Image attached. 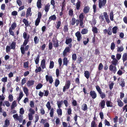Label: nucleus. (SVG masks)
Wrapping results in <instances>:
<instances>
[{"label": "nucleus", "instance_id": "1", "mask_svg": "<svg viewBox=\"0 0 127 127\" xmlns=\"http://www.w3.org/2000/svg\"><path fill=\"white\" fill-rule=\"evenodd\" d=\"M95 88L97 92L100 94V97L102 99L105 98L106 96L105 94L104 93L102 92L101 89L99 86L98 85H96L95 86Z\"/></svg>", "mask_w": 127, "mask_h": 127}, {"label": "nucleus", "instance_id": "2", "mask_svg": "<svg viewBox=\"0 0 127 127\" xmlns=\"http://www.w3.org/2000/svg\"><path fill=\"white\" fill-rule=\"evenodd\" d=\"M106 3V0H98V5L99 8L101 9L105 7Z\"/></svg>", "mask_w": 127, "mask_h": 127}, {"label": "nucleus", "instance_id": "3", "mask_svg": "<svg viewBox=\"0 0 127 127\" xmlns=\"http://www.w3.org/2000/svg\"><path fill=\"white\" fill-rule=\"evenodd\" d=\"M24 46H22V45H21L20 48L21 52L22 54L23 55L25 54V51H27L29 48V45L25 46V48H24Z\"/></svg>", "mask_w": 127, "mask_h": 127}, {"label": "nucleus", "instance_id": "4", "mask_svg": "<svg viewBox=\"0 0 127 127\" xmlns=\"http://www.w3.org/2000/svg\"><path fill=\"white\" fill-rule=\"evenodd\" d=\"M70 47H65L64 51L63 53V55L64 57H66L68 55L67 53H69L70 52Z\"/></svg>", "mask_w": 127, "mask_h": 127}, {"label": "nucleus", "instance_id": "5", "mask_svg": "<svg viewBox=\"0 0 127 127\" xmlns=\"http://www.w3.org/2000/svg\"><path fill=\"white\" fill-rule=\"evenodd\" d=\"M70 85V82L69 80L67 81L65 84V86L64 87L63 89V91L65 92L66 89H68L69 88Z\"/></svg>", "mask_w": 127, "mask_h": 127}, {"label": "nucleus", "instance_id": "6", "mask_svg": "<svg viewBox=\"0 0 127 127\" xmlns=\"http://www.w3.org/2000/svg\"><path fill=\"white\" fill-rule=\"evenodd\" d=\"M72 41V39L71 38H67L66 37L65 40V43L67 45H68V46L71 48L72 47V44H71V43Z\"/></svg>", "mask_w": 127, "mask_h": 127}, {"label": "nucleus", "instance_id": "7", "mask_svg": "<svg viewBox=\"0 0 127 127\" xmlns=\"http://www.w3.org/2000/svg\"><path fill=\"white\" fill-rule=\"evenodd\" d=\"M109 69L111 71H113L114 73H115L116 71L117 68L116 66L113 65L112 64H111L109 66Z\"/></svg>", "mask_w": 127, "mask_h": 127}, {"label": "nucleus", "instance_id": "8", "mask_svg": "<svg viewBox=\"0 0 127 127\" xmlns=\"http://www.w3.org/2000/svg\"><path fill=\"white\" fill-rule=\"evenodd\" d=\"M90 94L92 98L94 99L97 97V94L94 91H90Z\"/></svg>", "mask_w": 127, "mask_h": 127}, {"label": "nucleus", "instance_id": "9", "mask_svg": "<svg viewBox=\"0 0 127 127\" xmlns=\"http://www.w3.org/2000/svg\"><path fill=\"white\" fill-rule=\"evenodd\" d=\"M46 80L48 81H49V83L51 84L53 82V80L52 76H49L48 75H46L45 76Z\"/></svg>", "mask_w": 127, "mask_h": 127}, {"label": "nucleus", "instance_id": "10", "mask_svg": "<svg viewBox=\"0 0 127 127\" xmlns=\"http://www.w3.org/2000/svg\"><path fill=\"white\" fill-rule=\"evenodd\" d=\"M75 35L77 37V39L78 41H79L82 38V37L80 32L77 31L75 33Z\"/></svg>", "mask_w": 127, "mask_h": 127}, {"label": "nucleus", "instance_id": "11", "mask_svg": "<svg viewBox=\"0 0 127 127\" xmlns=\"http://www.w3.org/2000/svg\"><path fill=\"white\" fill-rule=\"evenodd\" d=\"M90 7L88 6H85L83 10L84 13L86 14L88 13L90 11Z\"/></svg>", "mask_w": 127, "mask_h": 127}, {"label": "nucleus", "instance_id": "12", "mask_svg": "<svg viewBox=\"0 0 127 127\" xmlns=\"http://www.w3.org/2000/svg\"><path fill=\"white\" fill-rule=\"evenodd\" d=\"M30 38V35H28L27 37V39H25L24 41L23 42V44L22 45V46H26L28 42L29 41V38Z\"/></svg>", "mask_w": 127, "mask_h": 127}, {"label": "nucleus", "instance_id": "13", "mask_svg": "<svg viewBox=\"0 0 127 127\" xmlns=\"http://www.w3.org/2000/svg\"><path fill=\"white\" fill-rule=\"evenodd\" d=\"M50 5L49 3H48L45 6L44 9L46 14L47 13L50 9Z\"/></svg>", "mask_w": 127, "mask_h": 127}, {"label": "nucleus", "instance_id": "14", "mask_svg": "<svg viewBox=\"0 0 127 127\" xmlns=\"http://www.w3.org/2000/svg\"><path fill=\"white\" fill-rule=\"evenodd\" d=\"M103 15L105 17V20L107 23L108 24L110 22L107 13L105 12L103 13Z\"/></svg>", "mask_w": 127, "mask_h": 127}, {"label": "nucleus", "instance_id": "15", "mask_svg": "<svg viewBox=\"0 0 127 127\" xmlns=\"http://www.w3.org/2000/svg\"><path fill=\"white\" fill-rule=\"evenodd\" d=\"M34 80H29L27 81V86L30 87L31 86L33 85L34 83Z\"/></svg>", "mask_w": 127, "mask_h": 127}, {"label": "nucleus", "instance_id": "16", "mask_svg": "<svg viewBox=\"0 0 127 127\" xmlns=\"http://www.w3.org/2000/svg\"><path fill=\"white\" fill-rule=\"evenodd\" d=\"M99 105L100 106L102 109L104 108L105 105V101L104 100H101L99 104Z\"/></svg>", "mask_w": 127, "mask_h": 127}, {"label": "nucleus", "instance_id": "17", "mask_svg": "<svg viewBox=\"0 0 127 127\" xmlns=\"http://www.w3.org/2000/svg\"><path fill=\"white\" fill-rule=\"evenodd\" d=\"M16 45V42L13 41L10 44V46L11 48V49L14 50L15 49Z\"/></svg>", "mask_w": 127, "mask_h": 127}, {"label": "nucleus", "instance_id": "18", "mask_svg": "<svg viewBox=\"0 0 127 127\" xmlns=\"http://www.w3.org/2000/svg\"><path fill=\"white\" fill-rule=\"evenodd\" d=\"M57 19V17L55 15H53L49 18V21H51L52 20H55Z\"/></svg>", "mask_w": 127, "mask_h": 127}, {"label": "nucleus", "instance_id": "19", "mask_svg": "<svg viewBox=\"0 0 127 127\" xmlns=\"http://www.w3.org/2000/svg\"><path fill=\"white\" fill-rule=\"evenodd\" d=\"M45 59H43L41 61V66L43 69L45 67Z\"/></svg>", "mask_w": 127, "mask_h": 127}, {"label": "nucleus", "instance_id": "20", "mask_svg": "<svg viewBox=\"0 0 127 127\" xmlns=\"http://www.w3.org/2000/svg\"><path fill=\"white\" fill-rule=\"evenodd\" d=\"M84 76L87 79H88L90 76V73L87 70L85 71L84 73Z\"/></svg>", "mask_w": 127, "mask_h": 127}, {"label": "nucleus", "instance_id": "21", "mask_svg": "<svg viewBox=\"0 0 127 127\" xmlns=\"http://www.w3.org/2000/svg\"><path fill=\"white\" fill-rule=\"evenodd\" d=\"M31 12V8L30 7H29L27 9L26 14V17L27 18L29 17Z\"/></svg>", "mask_w": 127, "mask_h": 127}, {"label": "nucleus", "instance_id": "22", "mask_svg": "<svg viewBox=\"0 0 127 127\" xmlns=\"http://www.w3.org/2000/svg\"><path fill=\"white\" fill-rule=\"evenodd\" d=\"M106 104L107 107H112L113 103L110 100H107L106 102Z\"/></svg>", "mask_w": 127, "mask_h": 127}, {"label": "nucleus", "instance_id": "23", "mask_svg": "<svg viewBox=\"0 0 127 127\" xmlns=\"http://www.w3.org/2000/svg\"><path fill=\"white\" fill-rule=\"evenodd\" d=\"M10 124V122L9 120L6 119L5 121V123L3 127H7Z\"/></svg>", "mask_w": 127, "mask_h": 127}, {"label": "nucleus", "instance_id": "24", "mask_svg": "<svg viewBox=\"0 0 127 127\" xmlns=\"http://www.w3.org/2000/svg\"><path fill=\"white\" fill-rule=\"evenodd\" d=\"M118 28L117 26H114L112 29V32L113 34H116Z\"/></svg>", "mask_w": 127, "mask_h": 127}, {"label": "nucleus", "instance_id": "25", "mask_svg": "<svg viewBox=\"0 0 127 127\" xmlns=\"http://www.w3.org/2000/svg\"><path fill=\"white\" fill-rule=\"evenodd\" d=\"M64 57L63 59V65H67L68 63L67 58H66V57Z\"/></svg>", "mask_w": 127, "mask_h": 127}, {"label": "nucleus", "instance_id": "26", "mask_svg": "<svg viewBox=\"0 0 127 127\" xmlns=\"http://www.w3.org/2000/svg\"><path fill=\"white\" fill-rule=\"evenodd\" d=\"M23 91L26 95V96H27L29 94L28 90L27 88L24 87L23 88Z\"/></svg>", "mask_w": 127, "mask_h": 127}, {"label": "nucleus", "instance_id": "27", "mask_svg": "<svg viewBox=\"0 0 127 127\" xmlns=\"http://www.w3.org/2000/svg\"><path fill=\"white\" fill-rule=\"evenodd\" d=\"M52 41L54 43V47L55 48L58 47L59 46L58 40H57L55 42L54 41H53V40H52Z\"/></svg>", "mask_w": 127, "mask_h": 127}, {"label": "nucleus", "instance_id": "28", "mask_svg": "<svg viewBox=\"0 0 127 127\" xmlns=\"http://www.w3.org/2000/svg\"><path fill=\"white\" fill-rule=\"evenodd\" d=\"M122 59L123 62L127 60V54L126 53H124L122 57Z\"/></svg>", "mask_w": 127, "mask_h": 127}, {"label": "nucleus", "instance_id": "29", "mask_svg": "<svg viewBox=\"0 0 127 127\" xmlns=\"http://www.w3.org/2000/svg\"><path fill=\"white\" fill-rule=\"evenodd\" d=\"M69 15L70 17H74L73 11L72 9H70L68 12Z\"/></svg>", "mask_w": 127, "mask_h": 127}, {"label": "nucleus", "instance_id": "30", "mask_svg": "<svg viewBox=\"0 0 127 127\" xmlns=\"http://www.w3.org/2000/svg\"><path fill=\"white\" fill-rule=\"evenodd\" d=\"M50 117H51L53 116L54 113V110L53 108H52L50 110Z\"/></svg>", "mask_w": 127, "mask_h": 127}, {"label": "nucleus", "instance_id": "31", "mask_svg": "<svg viewBox=\"0 0 127 127\" xmlns=\"http://www.w3.org/2000/svg\"><path fill=\"white\" fill-rule=\"evenodd\" d=\"M88 32V30L87 29H84L82 30L81 33L82 34H85L87 33Z\"/></svg>", "mask_w": 127, "mask_h": 127}, {"label": "nucleus", "instance_id": "32", "mask_svg": "<svg viewBox=\"0 0 127 127\" xmlns=\"http://www.w3.org/2000/svg\"><path fill=\"white\" fill-rule=\"evenodd\" d=\"M83 61V58L82 57H79L77 58V63L79 64H80L81 62Z\"/></svg>", "mask_w": 127, "mask_h": 127}, {"label": "nucleus", "instance_id": "33", "mask_svg": "<svg viewBox=\"0 0 127 127\" xmlns=\"http://www.w3.org/2000/svg\"><path fill=\"white\" fill-rule=\"evenodd\" d=\"M16 106V102L15 100L13 101L11 106V109H13Z\"/></svg>", "mask_w": 127, "mask_h": 127}, {"label": "nucleus", "instance_id": "34", "mask_svg": "<svg viewBox=\"0 0 127 127\" xmlns=\"http://www.w3.org/2000/svg\"><path fill=\"white\" fill-rule=\"evenodd\" d=\"M96 20L95 18H93L92 20V21H90L89 23L92 25L93 24L94 25H95L96 23Z\"/></svg>", "mask_w": 127, "mask_h": 127}, {"label": "nucleus", "instance_id": "35", "mask_svg": "<svg viewBox=\"0 0 127 127\" xmlns=\"http://www.w3.org/2000/svg\"><path fill=\"white\" fill-rule=\"evenodd\" d=\"M23 22L25 24V25L26 27H28L29 26V21L25 19H24L23 20Z\"/></svg>", "mask_w": 127, "mask_h": 127}, {"label": "nucleus", "instance_id": "36", "mask_svg": "<svg viewBox=\"0 0 127 127\" xmlns=\"http://www.w3.org/2000/svg\"><path fill=\"white\" fill-rule=\"evenodd\" d=\"M118 62V61L117 59H115L114 60H113L111 62L112 64L116 66Z\"/></svg>", "mask_w": 127, "mask_h": 127}, {"label": "nucleus", "instance_id": "37", "mask_svg": "<svg viewBox=\"0 0 127 127\" xmlns=\"http://www.w3.org/2000/svg\"><path fill=\"white\" fill-rule=\"evenodd\" d=\"M117 102L118 103V105L120 107H122L123 105V103L122 101L121 100L119 99H118Z\"/></svg>", "mask_w": 127, "mask_h": 127}, {"label": "nucleus", "instance_id": "38", "mask_svg": "<svg viewBox=\"0 0 127 127\" xmlns=\"http://www.w3.org/2000/svg\"><path fill=\"white\" fill-rule=\"evenodd\" d=\"M63 102V100H62L61 101H58L57 102V104L58 106V107L60 108L62 106V105Z\"/></svg>", "mask_w": 127, "mask_h": 127}, {"label": "nucleus", "instance_id": "39", "mask_svg": "<svg viewBox=\"0 0 127 127\" xmlns=\"http://www.w3.org/2000/svg\"><path fill=\"white\" fill-rule=\"evenodd\" d=\"M92 31L94 33H98V30L97 28L95 27H92Z\"/></svg>", "mask_w": 127, "mask_h": 127}, {"label": "nucleus", "instance_id": "40", "mask_svg": "<svg viewBox=\"0 0 127 127\" xmlns=\"http://www.w3.org/2000/svg\"><path fill=\"white\" fill-rule=\"evenodd\" d=\"M36 5L38 9H39L41 8L42 6L41 2L37 1L36 3Z\"/></svg>", "mask_w": 127, "mask_h": 127}, {"label": "nucleus", "instance_id": "41", "mask_svg": "<svg viewBox=\"0 0 127 127\" xmlns=\"http://www.w3.org/2000/svg\"><path fill=\"white\" fill-rule=\"evenodd\" d=\"M124 48L123 46H121L120 47H118L117 48L118 52H121L124 50Z\"/></svg>", "mask_w": 127, "mask_h": 127}, {"label": "nucleus", "instance_id": "42", "mask_svg": "<svg viewBox=\"0 0 127 127\" xmlns=\"http://www.w3.org/2000/svg\"><path fill=\"white\" fill-rule=\"evenodd\" d=\"M51 4L53 6L52 8L54 9L56 7L55 2L54 0H51L50 2Z\"/></svg>", "mask_w": 127, "mask_h": 127}, {"label": "nucleus", "instance_id": "43", "mask_svg": "<svg viewBox=\"0 0 127 127\" xmlns=\"http://www.w3.org/2000/svg\"><path fill=\"white\" fill-rule=\"evenodd\" d=\"M39 40V39L36 36H35L34 38V41L35 44H37Z\"/></svg>", "mask_w": 127, "mask_h": 127}, {"label": "nucleus", "instance_id": "44", "mask_svg": "<svg viewBox=\"0 0 127 127\" xmlns=\"http://www.w3.org/2000/svg\"><path fill=\"white\" fill-rule=\"evenodd\" d=\"M81 5V2L78 1L76 3V9L77 10H79Z\"/></svg>", "mask_w": 127, "mask_h": 127}, {"label": "nucleus", "instance_id": "45", "mask_svg": "<svg viewBox=\"0 0 127 127\" xmlns=\"http://www.w3.org/2000/svg\"><path fill=\"white\" fill-rule=\"evenodd\" d=\"M57 113L59 115H61L62 114V109L60 108L57 109Z\"/></svg>", "mask_w": 127, "mask_h": 127}, {"label": "nucleus", "instance_id": "46", "mask_svg": "<svg viewBox=\"0 0 127 127\" xmlns=\"http://www.w3.org/2000/svg\"><path fill=\"white\" fill-rule=\"evenodd\" d=\"M84 18V13H80L79 16V20H83Z\"/></svg>", "mask_w": 127, "mask_h": 127}, {"label": "nucleus", "instance_id": "47", "mask_svg": "<svg viewBox=\"0 0 127 127\" xmlns=\"http://www.w3.org/2000/svg\"><path fill=\"white\" fill-rule=\"evenodd\" d=\"M23 119V116L22 115H19V116H18V118L17 119V120H18L19 122H21L22 121Z\"/></svg>", "mask_w": 127, "mask_h": 127}, {"label": "nucleus", "instance_id": "48", "mask_svg": "<svg viewBox=\"0 0 127 127\" xmlns=\"http://www.w3.org/2000/svg\"><path fill=\"white\" fill-rule=\"evenodd\" d=\"M60 82L59 79H57L55 80V85L56 87H58L59 85V84Z\"/></svg>", "mask_w": 127, "mask_h": 127}, {"label": "nucleus", "instance_id": "49", "mask_svg": "<svg viewBox=\"0 0 127 127\" xmlns=\"http://www.w3.org/2000/svg\"><path fill=\"white\" fill-rule=\"evenodd\" d=\"M40 56L38 54L36 58L35 59V62L36 64H38L39 63Z\"/></svg>", "mask_w": 127, "mask_h": 127}, {"label": "nucleus", "instance_id": "50", "mask_svg": "<svg viewBox=\"0 0 127 127\" xmlns=\"http://www.w3.org/2000/svg\"><path fill=\"white\" fill-rule=\"evenodd\" d=\"M68 25H65L64 27L63 30L64 32H67L68 31Z\"/></svg>", "mask_w": 127, "mask_h": 127}, {"label": "nucleus", "instance_id": "51", "mask_svg": "<svg viewBox=\"0 0 127 127\" xmlns=\"http://www.w3.org/2000/svg\"><path fill=\"white\" fill-rule=\"evenodd\" d=\"M23 95L22 92H20L19 95V96L17 98L18 101H19L23 96Z\"/></svg>", "mask_w": 127, "mask_h": 127}, {"label": "nucleus", "instance_id": "52", "mask_svg": "<svg viewBox=\"0 0 127 127\" xmlns=\"http://www.w3.org/2000/svg\"><path fill=\"white\" fill-rule=\"evenodd\" d=\"M46 106L48 110H50L51 109V107L50 102L48 101L47 102V104H46Z\"/></svg>", "mask_w": 127, "mask_h": 127}, {"label": "nucleus", "instance_id": "53", "mask_svg": "<svg viewBox=\"0 0 127 127\" xmlns=\"http://www.w3.org/2000/svg\"><path fill=\"white\" fill-rule=\"evenodd\" d=\"M54 66V63L53 61H50L49 68L50 69L52 68Z\"/></svg>", "mask_w": 127, "mask_h": 127}, {"label": "nucleus", "instance_id": "54", "mask_svg": "<svg viewBox=\"0 0 127 127\" xmlns=\"http://www.w3.org/2000/svg\"><path fill=\"white\" fill-rule=\"evenodd\" d=\"M97 124H96L95 122L94 121H93L91 123V127H96Z\"/></svg>", "mask_w": 127, "mask_h": 127}, {"label": "nucleus", "instance_id": "55", "mask_svg": "<svg viewBox=\"0 0 127 127\" xmlns=\"http://www.w3.org/2000/svg\"><path fill=\"white\" fill-rule=\"evenodd\" d=\"M43 85L41 83L38 84L36 86V88L37 90H38L41 89L43 86Z\"/></svg>", "mask_w": 127, "mask_h": 127}, {"label": "nucleus", "instance_id": "56", "mask_svg": "<svg viewBox=\"0 0 127 127\" xmlns=\"http://www.w3.org/2000/svg\"><path fill=\"white\" fill-rule=\"evenodd\" d=\"M120 85L122 87H124L125 86V83L124 79H122Z\"/></svg>", "mask_w": 127, "mask_h": 127}, {"label": "nucleus", "instance_id": "57", "mask_svg": "<svg viewBox=\"0 0 127 127\" xmlns=\"http://www.w3.org/2000/svg\"><path fill=\"white\" fill-rule=\"evenodd\" d=\"M53 43L51 42H50L48 44V49L50 50H51L53 48Z\"/></svg>", "mask_w": 127, "mask_h": 127}, {"label": "nucleus", "instance_id": "58", "mask_svg": "<svg viewBox=\"0 0 127 127\" xmlns=\"http://www.w3.org/2000/svg\"><path fill=\"white\" fill-rule=\"evenodd\" d=\"M77 55L76 54L74 53L72 54V60L74 61H75L77 59Z\"/></svg>", "mask_w": 127, "mask_h": 127}, {"label": "nucleus", "instance_id": "59", "mask_svg": "<svg viewBox=\"0 0 127 127\" xmlns=\"http://www.w3.org/2000/svg\"><path fill=\"white\" fill-rule=\"evenodd\" d=\"M29 62L28 61L24 62V63L23 66L24 68H26L28 67Z\"/></svg>", "mask_w": 127, "mask_h": 127}, {"label": "nucleus", "instance_id": "60", "mask_svg": "<svg viewBox=\"0 0 127 127\" xmlns=\"http://www.w3.org/2000/svg\"><path fill=\"white\" fill-rule=\"evenodd\" d=\"M111 28V26L109 27L107 33L109 35H111L112 33Z\"/></svg>", "mask_w": 127, "mask_h": 127}, {"label": "nucleus", "instance_id": "61", "mask_svg": "<svg viewBox=\"0 0 127 127\" xmlns=\"http://www.w3.org/2000/svg\"><path fill=\"white\" fill-rule=\"evenodd\" d=\"M17 25L16 23L14 22L11 25V28L12 30H14L15 28L16 27Z\"/></svg>", "mask_w": 127, "mask_h": 127}, {"label": "nucleus", "instance_id": "62", "mask_svg": "<svg viewBox=\"0 0 127 127\" xmlns=\"http://www.w3.org/2000/svg\"><path fill=\"white\" fill-rule=\"evenodd\" d=\"M11 48L10 46H7L6 48V52L7 53H8L10 51L11 49Z\"/></svg>", "mask_w": 127, "mask_h": 127}, {"label": "nucleus", "instance_id": "63", "mask_svg": "<svg viewBox=\"0 0 127 127\" xmlns=\"http://www.w3.org/2000/svg\"><path fill=\"white\" fill-rule=\"evenodd\" d=\"M40 19H36L35 22V25L37 26L39 25V23L40 22Z\"/></svg>", "mask_w": 127, "mask_h": 127}, {"label": "nucleus", "instance_id": "64", "mask_svg": "<svg viewBox=\"0 0 127 127\" xmlns=\"http://www.w3.org/2000/svg\"><path fill=\"white\" fill-rule=\"evenodd\" d=\"M115 45L114 43V42L112 43L110 47L111 49L112 50H114L115 48Z\"/></svg>", "mask_w": 127, "mask_h": 127}]
</instances>
